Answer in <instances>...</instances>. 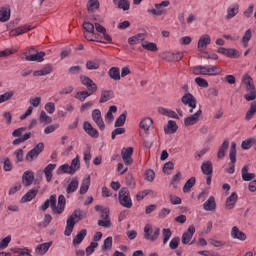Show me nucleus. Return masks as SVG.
Instances as JSON below:
<instances>
[{"label":"nucleus","instance_id":"21","mask_svg":"<svg viewBox=\"0 0 256 256\" xmlns=\"http://www.w3.org/2000/svg\"><path fill=\"white\" fill-rule=\"evenodd\" d=\"M163 56L168 62L181 61L183 59V52H165Z\"/></svg>","mask_w":256,"mask_h":256},{"label":"nucleus","instance_id":"61","mask_svg":"<svg viewBox=\"0 0 256 256\" xmlns=\"http://www.w3.org/2000/svg\"><path fill=\"white\" fill-rule=\"evenodd\" d=\"M247 93L244 95L246 101H255L256 99V90L252 88L251 90H246Z\"/></svg>","mask_w":256,"mask_h":256},{"label":"nucleus","instance_id":"29","mask_svg":"<svg viewBox=\"0 0 256 256\" xmlns=\"http://www.w3.org/2000/svg\"><path fill=\"white\" fill-rule=\"evenodd\" d=\"M57 167V164H48L45 168H44V175L46 177V181L48 183H51L52 179H53V171H55V168Z\"/></svg>","mask_w":256,"mask_h":256},{"label":"nucleus","instance_id":"18","mask_svg":"<svg viewBox=\"0 0 256 256\" xmlns=\"http://www.w3.org/2000/svg\"><path fill=\"white\" fill-rule=\"evenodd\" d=\"M33 181H35V173L31 170L25 171L22 175L24 187H30V185H33Z\"/></svg>","mask_w":256,"mask_h":256},{"label":"nucleus","instance_id":"48","mask_svg":"<svg viewBox=\"0 0 256 256\" xmlns=\"http://www.w3.org/2000/svg\"><path fill=\"white\" fill-rule=\"evenodd\" d=\"M44 57H45V52H38L36 54L27 55L26 61H38V63H41Z\"/></svg>","mask_w":256,"mask_h":256},{"label":"nucleus","instance_id":"44","mask_svg":"<svg viewBox=\"0 0 256 256\" xmlns=\"http://www.w3.org/2000/svg\"><path fill=\"white\" fill-rule=\"evenodd\" d=\"M243 181H253L255 173H249V166H244L241 170Z\"/></svg>","mask_w":256,"mask_h":256},{"label":"nucleus","instance_id":"22","mask_svg":"<svg viewBox=\"0 0 256 256\" xmlns=\"http://www.w3.org/2000/svg\"><path fill=\"white\" fill-rule=\"evenodd\" d=\"M231 237L232 239H238V241H246L247 234L245 232L239 230V227L234 226L231 230Z\"/></svg>","mask_w":256,"mask_h":256},{"label":"nucleus","instance_id":"28","mask_svg":"<svg viewBox=\"0 0 256 256\" xmlns=\"http://www.w3.org/2000/svg\"><path fill=\"white\" fill-rule=\"evenodd\" d=\"M204 211H215L217 209V202H215V197L210 196L208 200L203 204Z\"/></svg>","mask_w":256,"mask_h":256},{"label":"nucleus","instance_id":"5","mask_svg":"<svg viewBox=\"0 0 256 256\" xmlns=\"http://www.w3.org/2000/svg\"><path fill=\"white\" fill-rule=\"evenodd\" d=\"M118 201L122 207L126 209H131L133 207V200L131 199V193L127 187L120 189L118 193Z\"/></svg>","mask_w":256,"mask_h":256},{"label":"nucleus","instance_id":"1","mask_svg":"<svg viewBox=\"0 0 256 256\" xmlns=\"http://www.w3.org/2000/svg\"><path fill=\"white\" fill-rule=\"evenodd\" d=\"M65 205H67V199L63 194L58 197V205L57 195L53 194L40 206V211H47L50 207L54 215H61L65 211Z\"/></svg>","mask_w":256,"mask_h":256},{"label":"nucleus","instance_id":"33","mask_svg":"<svg viewBox=\"0 0 256 256\" xmlns=\"http://www.w3.org/2000/svg\"><path fill=\"white\" fill-rule=\"evenodd\" d=\"M179 126H177V122L174 120H169L167 126L164 128V131L167 135H173V133H177Z\"/></svg>","mask_w":256,"mask_h":256},{"label":"nucleus","instance_id":"50","mask_svg":"<svg viewBox=\"0 0 256 256\" xmlns=\"http://www.w3.org/2000/svg\"><path fill=\"white\" fill-rule=\"evenodd\" d=\"M39 121H40V123H44V125H49L50 123H53V118H51V116L47 115V112L42 110L40 112Z\"/></svg>","mask_w":256,"mask_h":256},{"label":"nucleus","instance_id":"3","mask_svg":"<svg viewBox=\"0 0 256 256\" xmlns=\"http://www.w3.org/2000/svg\"><path fill=\"white\" fill-rule=\"evenodd\" d=\"M84 32V37L87 39V41H93L96 43H105V41L101 40L99 37V34H95V24L91 22H83L82 25Z\"/></svg>","mask_w":256,"mask_h":256},{"label":"nucleus","instance_id":"38","mask_svg":"<svg viewBox=\"0 0 256 256\" xmlns=\"http://www.w3.org/2000/svg\"><path fill=\"white\" fill-rule=\"evenodd\" d=\"M51 245H53V242H46L43 244H39L36 247V253H38V255H45V253H47L51 248Z\"/></svg>","mask_w":256,"mask_h":256},{"label":"nucleus","instance_id":"15","mask_svg":"<svg viewBox=\"0 0 256 256\" xmlns=\"http://www.w3.org/2000/svg\"><path fill=\"white\" fill-rule=\"evenodd\" d=\"M171 2L169 1H162L161 3L155 4V9H148V13L155 15L156 17H161L164 11L161 9L162 7H169Z\"/></svg>","mask_w":256,"mask_h":256},{"label":"nucleus","instance_id":"16","mask_svg":"<svg viewBox=\"0 0 256 256\" xmlns=\"http://www.w3.org/2000/svg\"><path fill=\"white\" fill-rule=\"evenodd\" d=\"M92 119L101 131L105 130V122H103V117H101V110L99 109L93 110Z\"/></svg>","mask_w":256,"mask_h":256},{"label":"nucleus","instance_id":"27","mask_svg":"<svg viewBox=\"0 0 256 256\" xmlns=\"http://www.w3.org/2000/svg\"><path fill=\"white\" fill-rule=\"evenodd\" d=\"M83 128H84V131L88 135H90V137H94L95 139H97V137H99V131H97V129H95L93 127V125H91V123L84 122Z\"/></svg>","mask_w":256,"mask_h":256},{"label":"nucleus","instance_id":"47","mask_svg":"<svg viewBox=\"0 0 256 256\" xmlns=\"http://www.w3.org/2000/svg\"><path fill=\"white\" fill-rule=\"evenodd\" d=\"M239 13V4H233L227 9L226 19H233Z\"/></svg>","mask_w":256,"mask_h":256},{"label":"nucleus","instance_id":"58","mask_svg":"<svg viewBox=\"0 0 256 256\" xmlns=\"http://www.w3.org/2000/svg\"><path fill=\"white\" fill-rule=\"evenodd\" d=\"M142 47L146 51H153V52L158 51L157 44L153 43V42L146 41V42L142 43Z\"/></svg>","mask_w":256,"mask_h":256},{"label":"nucleus","instance_id":"12","mask_svg":"<svg viewBox=\"0 0 256 256\" xmlns=\"http://www.w3.org/2000/svg\"><path fill=\"white\" fill-rule=\"evenodd\" d=\"M181 101L184 105H189L191 107L189 113H193V109L197 107V99L191 93H186L182 96Z\"/></svg>","mask_w":256,"mask_h":256},{"label":"nucleus","instance_id":"36","mask_svg":"<svg viewBox=\"0 0 256 256\" xmlns=\"http://www.w3.org/2000/svg\"><path fill=\"white\" fill-rule=\"evenodd\" d=\"M108 75L110 79H113V81H121V70L119 67H112L108 71Z\"/></svg>","mask_w":256,"mask_h":256},{"label":"nucleus","instance_id":"37","mask_svg":"<svg viewBox=\"0 0 256 256\" xmlns=\"http://www.w3.org/2000/svg\"><path fill=\"white\" fill-rule=\"evenodd\" d=\"M89 187H91V176H88L82 180L80 186V195H85V193L89 191Z\"/></svg>","mask_w":256,"mask_h":256},{"label":"nucleus","instance_id":"55","mask_svg":"<svg viewBox=\"0 0 256 256\" xmlns=\"http://www.w3.org/2000/svg\"><path fill=\"white\" fill-rule=\"evenodd\" d=\"M127 121V111L122 113L115 121V127H123Z\"/></svg>","mask_w":256,"mask_h":256},{"label":"nucleus","instance_id":"49","mask_svg":"<svg viewBox=\"0 0 256 256\" xmlns=\"http://www.w3.org/2000/svg\"><path fill=\"white\" fill-rule=\"evenodd\" d=\"M153 127V120L151 118H144L140 122V129L143 131H149Z\"/></svg>","mask_w":256,"mask_h":256},{"label":"nucleus","instance_id":"54","mask_svg":"<svg viewBox=\"0 0 256 256\" xmlns=\"http://www.w3.org/2000/svg\"><path fill=\"white\" fill-rule=\"evenodd\" d=\"M113 249V237L109 236L104 240L102 251H111Z\"/></svg>","mask_w":256,"mask_h":256},{"label":"nucleus","instance_id":"2","mask_svg":"<svg viewBox=\"0 0 256 256\" xmlns=\"http://www.w3.org/2000/svg\"><path fill=\"white\" fill-rule=\"evenodd\" d=\"M85 217H87V214L84 213L81 210H75L71 216L68 217L67 221H66V228L64 231V235H66V237H69L71 235V233H73V228L75 227L76 223H79V221H81V219H85Z\"/></svg>","mask_w":256,"mask_h":256},{"label":"nucleus","instance_id":"35","mask_svg":"<svg viewBox=\"0 0 256 256\" xmlns=\"http://www.w3.org/2000/svg\"><path fill=\"white\" fill-rule=\"evenodd\" d=\"M113 3L118 9H122V11H129L131 7L129 0H113Z\"/></svg>","mask_w":256,"mask_h":256},{"label":"nucleus","instance_id":"14","mask_svg":"<svg viewBox=\"0 0 256 256\" xmlns=\"http://www.w3.org/2000/svg\"><path fill=\"white\" fill-rule=\"evenodd\" d=\"M94 29H96L97 33H100L101 35H103V39L102 41L104 42H100V43H113V38H111V35H109L107 33V29L105 27H103V25L99 24V23H94Z\"/></svg>","mask_w":256,"mask_h":256},{"label":"nucleus","instance_id":"45","mask_svg":"<svg viewBox=\"0 0 256 256\" xmlns=\"http://www.w3.org/2000/svg\"><path fill=\"white\" fill-rule=\"evenodd\" d=\"M237 193L233 192L226 200V209L231 210L235 207V203H237Z\"/></svg>","mask_w":256,"mask_h":256},{"label":"nucleus","instance_id":"60","mask_svg":"<svg viewBox=\"0 0 256 256\" xmlns=\"http://www.w3.org/2000/svg\"><path fill=\"white\" fill-rule=\"evenodd\" d=\"M153 190H143L136 194L137 201H143L147 195H153Z\"/></svg>","mask_w":256,"mask_h":256},{"label":"nucleus","instance_id":"25","mask_svg":"<svg viewBox=\"0 0 256 256\" xmlns=\"http://www.w3.org/2000/svg\"><path fill=\"white\" fill-rule=\"evenodd\" d=\"M145 39H147V34L139 33L128 38V43L129 45H139V43H142V41H145Z\"/></svg>","mask_w":256,"mask_h":256},{"label":"nucleus","instance_id":"23","mask_svg":"<svg viewBox=\"0 0 256 256\" xmlns=\"http://www.w3.org/2000/svg\"><path fill=\"white\" fill-rule=\"evenodd\" d=\"M37 193L39 190L37 188L30 189L20 200L21 203H29V201H33L35 197H37Z\"/></svg>","mask_w":256,"mask_h":256},{"label":"nucleus","instance_id":"56","mask_svg":"<svg viewBox=\"0 0 256 256\" xmlns=\"http://www.w3.org/2000/svg\"><path fill=\"white\" fill-rule=\"evenodd\" d=\"M63 173H68V175H73V172L71 171V166L68 164L61 165L57 170V175H63Z\"/></svg>","mask_w":256,"mask_h":256},{"label":"nucleus","instance_id":"46","mask_svg":"<svg viewBox=\"0 0 256 256\" xmlns=\"http://www.w3.org/2000/svg\"><path fill=\"white\" fill-rule=\"evenodd\" d=\"M87 237V229H82L73 239V245H81L83 239Z\"/></svg>","mask_w":256,"mask_h":256},{"label":"nucleus","instance_id":"9","mask_svg":"<svg viewBox=\"0 0 256 256\" xmlns=\"http://www.w3.org/2000/svg\"><path fill=\"white\" fill-rule=\"evenodd\" d=\"M80 81L84 87H86V92L90 93V95H93L94 93H97V84L93 82L91 78L85 75L80 76Z\"/></svg>","mask_w":256,"mask_h":256},{"label":"nucleus","instance_id":"20","mask_svg":"<svg viewBox=\"0 0 256 256\" xmlns=\"http://www.w3.org/2000/svg\"><path fill=\"white\" fill-rule=\"evenodd\" d=\"M207 45H211V36L208 34H204L200 36L198 43H197V48L199 51H203V49H207Z\"/></svg>","mask_w":256,"mask_h":256},{"label":"nucleus","instance_id":"34","mask_svg":"<svg viewBox=\"0 0 256 256\" xmlns=\"http://www.w3.org/2000/svg\"><path fill=\"white\" fill-rule=\"evenodd\" d=\"M228 149H229V140H224V142L218 149V153H217L218 159H223L225 155H227Z\"/></svg>","mask_w":256,"mask_h":256},{"label":"nucleus","instance_id":"19","mask_svg":"<svg viewBox=\"0 0 256 256\" xmlns=\"http://www.w3.org/2000/svg\"><path fill=\"white\" fill-rule=\"evenodd\" d=\"M32 29H35V27L29 24L19 26L18 28L10 31V37H17L19 35H23V33H28V31H31Z\"/></svg>","mask_w":256,"mask_h":256},{"label":"nucleus","instance_id":"30","mask_svg":"<svg viewBox=\"0 0 256 256\" xmlns=\"http://www.w3.org/2000/svg\"><path fill=\"white\" fill-rule=\"evenodd\" d=\"M113 97H115L113 90H102L99 103H107V101H111Z\"/></svg>","mask_w":256,"mask_h":256},{"label":"nucleus","instance_id":"40","mask_svg":"<svg viewBox=\"0 0 256 256\" xmlns=\"http://www.w3.org/2000/svg\"><path fill=\"white\" fill-rule=\"evenodd\" d=\"M158 113H160V115H165L166 117H171L172 119H179V116L176 114L175 111L169 110L164 107H159Z\"/></svg>","mask_w":256,"mask_h":256},{"label":"nucleus","instance_id":"53","mask_svg":"<svg viewBox=\"0 0 256 256\" xmlns=\"http://www.w3.org/2000/svg\"><path fill=\"white\" fill-rule=\"evenodd\" d=\"M251 37H253V32H251V29L246 30L244 36L242 37V43L244 47H249V41H251Z\"/></svg>","mask_w":256,"mask_h":256},{"label":"nucleus","instance_id":"39","mask_svg":"<svg viewBox=\"0 0 256 256\" xmlns=\"http://www.w3.org/2000/svg\"><path fill=\"white\" fill-rule=\"evenodd\" d=\"M256 114V101L250 103V107L246 112L245 121H251Z\"/></svg>","mask_w":256,"mask_h":256},{"label":"nucleus","instance_id":"31","mask_svg":"<svg viewBox=\"0 0 256 256\" xmlns=\"http://www.w3.org/2000/svg\"><path fill=\"white\" fill-rule=\"evenodd\" d=\"M79 189V178H73L66 188V193L71 195V193H75Z\"/></svg>","mask_w":256,"mask_h":256},{"label":"nucleus","instance_id":"26","mask_svg":"<svg viewBox=\"0 0 256 256\" xmlns=\"http://www.w3.org/2000/svg\"><path fill=\"white\" fill-rule=\"evenodd\" d=\"M242 83H243L246 91L255 89V84L253 83V78L251 77V75H249L247 73L242 76Z\"/></svg>","mask_w":256,"mask_h":256},{"label":"nucleus","instance_id":"8","mask_svg":"<svg viewBox=\"0 0 256 256\" xmlns=\"http://www.w3.org/2000/svg\"><path fill=\"white\" fill-rule=\"evenodd\" d=\"M144 239H146L147 241H157V239H159V235L161 233V230L159 228H155L153 230V227H151V225L147 224L144 227Z\"/></svg>","mask_w":256,"mask_h":256},{"label":"nucleus","instance_id":"43","mask_svg":"<svg viewBox=\"0 0 256 256\" xmlns=\"http://www.w3.org/2000/svg\"><path fill=\"white\" fill-rule=\"evenodd\" d=\"M99 67H101V61H99V59L88 60L86 62V69H88V71H96Z\"/></svg>","mask_w":256,"mask_h":256},{"label":"nucleus","instance_id":"52","mask_svg":"<svg viewBox=\"0 0 256 256\" xmlns=\"http://www.w3.org/2000/svg\"><path fill=\"white\" fill-rule=\"evenodd\" d=\"M196 183V179L195 177H191L184 185L183 187V192L184 193H189L191 191V189H193V187L195 186Z\"/></svg>","mask_w":256,"mask_h":256},{"label":"nucleus","instance_id":"63","mask_svg":"<svg viewBox=\"0 0 256 256\" xmlns=\"http://www.w3.org/2000/svg\"><path fill=\"white\" fill-rule=\"evenodd\" d=\"M195 83L198 85V87H203V89H207V87H209V82L201 77H196Z\"/></svg>","mask_w":256,"mask_h":256},{"label":"nucleus","instance_id":"6","mask_svg":"<svg viewBox=\"0 0 256 256\" xmlns=\"http://www.w3.org/2000/svg\"><path fill=\"white\" fill-rule=\"evenodd\" d=\"M44 149L45 144L42 142L38 143L32 150L28 151L25 161H27V163H33V161H35V159H37V157L43 153Z\"/></svg>","mask_w":256,"mask_h":256},{"label":"nucleus","instance_id":"10","mask_svg":"<svg viewBox=\"0 0 256 256\" xmlns=\"http://www.w3.org/2000/svg\"><path fill=\"white\" fill-rule=\"evenodd\" d=\"M100 217L101 220H98V226L109 229V227H111V219H109V208H104L102 212H100Z\"/></svg>","mask_w":256,"mask_h":256},{"label":"nucleus","instance_id":"24","mask_svg":"<svg viewBox=\"0 0 256 256\" xmlns=\"http://www.w3.org/2000/svg\"><path fill=\"white\" fill-rule=\"evenodd\" d=\"M11 19V7L4 6L0 9V21L1 23H7Z\"/></svg>","mask_w":256,"mask_h":256},{"label":"nucleus","instance_id":"51","mask_svg":"<svg viewBox=\"0 0 256 256\" xmlns=\"http://www.w3.org/2000/svg\"><path fill=\"white\" fill-rule=\"evenodd\" d=\"M15 96V91L10 90L8 92H5L4 94L0 95V105L1 103H5V101H11L13 97Z\"/></svg>","mask_w":256,"mask_h":256},{"label":"nucleus","instance_id":"11","mask_svg":"<svg viewBox=\"0 0 256 256\" xmlns=\"http://www.w3.org/2000/svg\"><path fill=\"white\" fill-rule=\"evenodd\" d=\"M121 155L126 167L133 165V147L123 148L121 150Z\"/></svg>","mask_w":256,"mask_h":256},{"label":"nucleus","instance_id":"17","mask_svg":"<svg viewBox=\"0 0 256 256\" xmlns=\"http://www.w3.org/2000/svg\"><path fill=\"white\" fill-rule=\"evenodd\" d=\"M193 235H195V226L191 225L182 235L181 241L183 245H189V243H191V240L193 239Z\"/></svg>","mask_w":256,"mask_h":256},{"label":"nucleus","instance_id":"41","mask_svg":"<svg viewBox=\"0 0 256 256\" xmlns=\"http://www.w3.org/2000/svg\"><path fill=\"white\" fill-rule=\"evenodd\" d=\"M80 169H81V161H80L79 155H77L71 161L70 170L72 172V175H75V173H77V171H79Z\"/></svg>","mask_w":256,"mask_h":256},{"label":"nucleus","instance_id":"32","mask_svg":"<svg viewBox=\"0 0 256 256\" xmlns=\"http://www.w3.org/2000/svg\"><path fill=\"white\" fill-rule=\"evenodd\" d=\"M50 73H53V66L46 65L41 70H36L33 72L34 77H45V75H50Z\"/></svg>","mask_w":256,"mask_h":256},{"label":"nucleus","instance_id":"42","mask_svg":"<svg viewBox=\"0 0 256 256\" xmlns=\"http://www.w3.org/2000/svg\"><path fill=\"white\" fill-rule=\"evenodd\" d=\"M201 170L204 175H213V163L211 161L203 162Z\"/></svg>","mask_w":256,"mask_h":256},{"label":"nucleus","instance_id":"7","mask_svg":"<svg viewBox=\"0 0 256 256\" xmlns=\"http://www.w3.org/2000/svg\"><path fill=\"white\" fill-rule=\"evenodd\" d=\"M229 168L227 169V173L233 175L235 173V163H237V143L232 142L229 152Z\"/></svg>","mask_w":256,"mask_h":256},{"label":"nucleus","instance_id":"62","mask_svg":"<svg viewBox=\"0 0 256 256\" xmlns=\"http://www.w3.org/2000/svg\"><path fill=\"white\" fill-rule=\"evenodd\" d=\"M87 97H91V93H88L86 90L85 91H79L75 94V99H78V101H85Z\"/></svg>","mask_w":256,"mask_h":256},{"label":"nucleus","instance_id":"57","mask_svg":"<svg viewBox=\"0 0 256 256\" xmlns=\"http://www.w3.org/2000/svg\"><path fill=\"white\" fill-rule=\"evenodd\" d=\"M113 113H117V106L112 105L109 107L108 112L105 115V119L106 121H113V119H115V117L113 116Z\"/></svg>","mask_w":256,"mask_h":256},{"label":"nucleus","instance_id":"4","mask_svg":"<svg viewBox=\"0 0 256 256\" xmlns=\"http://www.w3.org/2000/svg\"><path fill=\"white\" fill-rule=\"evenodd\" d=\"M221 71L219 66H195L192 69L194 75H219Z\"/></svg>","mask_w":256,"mask_h":256},{"label":"nucleus","instance_id":"13","mask_svg":"<svg viewBox=\"0 0 256 256\" xmlns=\"http://www.w3.org/2000/svg\"><path fill=\"white\" fill-rule=\"evenodd\" d=\"M201 115H203V110L199 109L193 115L186 117L184 119V125L186 127H191L192 125H197V123H199V119H200Z\"/></svg>","mask_w":256,"mask_h":256},{"label":"nucleus","instance_id":"59","mask_svg":"<svg viewBox=\"0 0 256 256\" xmlns=\"http://www.w3.org/2000/svg\"><path fill=\"white\" fill-rule=\"evenodd\" d=\"M171 235H173V232H171V229L169 228H164L162 230V237H163V244H167L169 239H171Z\"/></svg>","mask_w":256,"mask_h":256},{"label":"nucleus","instance_id":"64","mask_svg":"<svg viewBox=\"0 0 256 256\" xmlns=\"http://www.w3.org/2000/svg\"><path fill=\"white\" fill-rule=\"evenodd\" d=\"M87 9L88 11H95V9H99V0H89Z\"/></svg>","mask_w":256,"mask_h":256}]
</instances>
